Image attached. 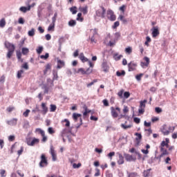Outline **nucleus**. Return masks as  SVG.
I'll return each mask as SVG.
<instances>
[{"mask_svg": "<svg viewBox=\"0 0 177 177\" xmlns=\"http://www.w3.org/2000/svg\"><path fill=\"white\" fill-rule=\"evenodd\" d=\"M151 41V38H150V37L147 36V37H146V41H145V45L146 46H149V43Z\"/></svg>", "mask_w": 177, "mask_h": 177, "instance_id": "58836bf2", "label": "nucleus"}, {"mask_svg": "<svg viewBox=\"0 0 177 177\" xmlns=\"http://www.w3.org/2000/svg\"><path fill=\"white\" fill-rule=\"evenodd\" d=\"M5 26H6V20L5 19V18H2L0 20V27H1V28H3V27H5Z\"/></svg>", "mask_w": 177, "mask_h": 177, "instance_id": "cd10ccee", "label": "nucleus"}, {"mask_svg": "<svg viewBox=\"0 0 177 177\" xmlns=\"http://www.w3.org/2000/svg\"><path fill=\"white\" fill-rule=\"evenodd\" d=\"M124 158L126 159L127 161H135V158H133V156L132 155L128 154V153H124Z\"/></svg>", "mask_w": 177, "mask_h": 177, "instance_id": "dca6fc26", "label": "nucleus"}, {"mask_svg": "<svg viewBox=\"0 0 177 177\" xmlns=\"http://www.w3.org/2000/svg\"><path fill=\"white\" fill-rule=\"evenodd\" d=\"M121 127L123 128V129H128L129 128H132V124L125 125L124 124H122Z\"/></svg>", "mask_w": 177, "mask_h": 177, "instance_id": "a18cd8bd", "label": "nucleus"}, {"mask_svg": "<svg viewBox=\"0 0 177 177\" xmlns=\"http://www.w3.org/2000/svg\"><path fill=\"white\" fill-rule=\"evenodd\" d=\"M40 57L46 60L49 57V53H46L45 55H41Z\"/></svg>", "mask_w": 177, "mask_h": 177, "instance_id": "338daca9", "label": "nucleus"}, {"mask_svg": "<svg viewBox=\"0 0 177 177\" xmlns=\"http://www.w3.org/2000/svg\"><path fill=\"white\" fill-rule=\"evenodd\" d=\"M56 19H57V12H55L54 14V16L52 18V23L51 24H56Z\"/></svg>", "mask_w": 177, "mask_h": 177, "instance_id": "a19ab883", "label": "nucleus"}, {"mask_svg": "<svg viewBox=\"0 0 177 177\" xmlns=\"http://www.w3.org/2000/svg\"><path fill=\"white\" fill-rule=\"evenodd\" d=\"M82 165V164H81V163H78L77 165V163H73V168H74L75 169L80 168Z\"/></svg>", "mask_w": 177, "mask_h": 177, "instance_id": "5fc2aeb1", "label": "nucleus"}, {"mask_svg": "<svg viewBox=\"0 0 177 177\" xmlns=\"http://www.w3.org/2000/svg\"><path fill=\"white\" fill-rule=\"evenodd\" d=\"M62 122H66L65 127H70V121L68 119H64Z\"/></svg>", "mask_w": 177, "mask_h": 177, "instance_id": "4d7b16f0", "label": "nucleus"}, {"mask_svg": "<svg viewBox=\"0 0 177 177\" xmlns=\"http://www.w3.org/2000/svg\"><path fill=\"white\" fill-rule=\"evenodd\" d=\"M21 68H24V70H28L29 66H28V63L25 62L21 65Z\"/></svg>", "mask_w": 177, "mask_h": 177, "instance_id": "49530a36", "label": "nucleus"}, {"mask_svg": "<svg viewBox=\"0 0 177 177\" xmlns=\"http://www.w3.org/2000/svg\"><path fill=\"white\" fill-rule=\"evenodd\" d=\"M48 133H50V135H53V133H55V132L56 131H55V129H53V127H48Z\"/></svg>", "mask_w": 177, "mask_h": 177, "instance_id": "37998d69", "label": "nucleus"}, {"mask_svg": "<svg viewBox=\"0 0 177 177\" xmlns=\"http://www.w3.org/2000/svg\"><path fill=\"white\" fill-rule=\"evenodd\" d=\"M122 95H124V90L122 89L118 93V95L119 96V97H120V99H122Z\"/></svg>", "mask_w": 177, "mask_h": 177, "instance_id": "0e129e2a", "label": "nucleus"}, {"mask_svg": "<svg viewBox=\"0 0 177 177\" xmlns=\"http://www.w3.org/2000/svg\"><path fill=\"white\" fill-rule=\"evenodd\" d=\"M118 19L120 20V21H122L123 24H127L128 23V20H127V19H125V17H124L123 15H120Z\"/></svg>", "mask_w": 177, "mask_h": 177, "instance_id": "a878e982", "label": "nucleus"}, {"mask_svg": "<svg viewBox=\"0 0 177 177\" xmlns=\"http://www.w3.org/2000/svg\"><path fill=\"white\" fill-rule=\"evenodd\" d=\"M30 50L27 48H22V55H28Z\"/></svg>", "mask_w": 177, "mask_h": 177, "instance_id": "e433bc0d", "label": "nucleus"}, {"mask_svg": "<svg viewBox=\"0 0 177 177\" xmlns=\"http://www.w3.org/2000/svg\"><path fill=\"white\" fill-rule=\"evenodd\" d=\"M161 154L158 157V158H162V157H164V156H169V152L168 151V150H167V149L165 148H160Z\"/></svg>", "mask_w": 177, "mask_h": 177, "instance_id": "9d476101", "label": "nucleus"}, {"mask_svg": "<svg viewBox=\"0 0 177 177\" xmlns=\"http://www.w3.org/2000/svg\"><path fill=\"white\" fill-rule=\"evenodd\" d=\"M69 27H75L77 26V21L74 19H71L68 23Z\"/></svg>", "mask_w": 177, "mask_h": 177, "instance_id": "393cba45", "label": "nucleus"}, {"mask_svg": "<svg viewBox=\"0 0 177 177\" xmlns=\"http://www.w3.org/2000/svg\"><path fill=\"white\" fill-rule=\"evenodd\" d=\"M46 165H48V159H46V156H45V154L42 153L41 156L39 167L42 168L44 167H46Z\"/></svg>", "mask_w": 177, "mask_h": 177, "instance_id": "423d86ee", "label": "nucleus"}, {"mask_svg": "<svg viewBox=\"0 0 177 177\" xmlns=\"http://www.w3.org/2000/svg\"><path fill=\"white\" fill-rule=\"evenodd\" d=\"M17 57L18 60H20V62H21L23 63V59H21V53L17 51Z\"/></svg>", "mask_w": 177, "mask_h": 177, "instance_id": "c03bdc74", "label": "nucleus"}, {"mask_svg": "<svg viewBox=\"0 0 177 177\" xmlns=\"http://www.w3.org/2000/svg\"><path fill=\"white\" fill-rule=\"evenodd\" d=\"M76 20H77V21H84V17H82V13L79 12L77 14V17L76 18Z\"/></svg>", "mask_w": 177, "mask_h": 177, "instance_id": "2f4dec72", "label": "nucleus"}, {"mask_svg": "<svg viewBox=\"0 0 177 177\" xmlns=\"http://www.w3.org/2000/svg\"><path fill=\"white\" fill-rule=\"evenodd\" d=\"M111 115L113 118H117V117H118V113H117V111H115V109H114V107H111Z\"/></svg>", "mask_w": 177, "mask_h": 177, "instance_id": "4be33fe9", "label": "nucleus"}, {"mask_svg": "<svg viewBox=\"0 0 177 177\" xmlns=\"http://www.w3.org/2000/svg\"><path fill=\"white\" fill-rule=\"evenodd\" d=\"M83 109L84 110V112H83V115L84 117H86V115L91 113V110L88 109V106L86 104L83 106Z\"/></svg>", "mask_w": 177, "mask_h": 177, "instance_id": "a211bd4d", "label": "nucleus"}, {"mask_svg": "<svg viewBox=\"0 0 177 177\" xmlns=\"http://www.w3.org/2000/svg\"><path fill=\"white\" fill-rule=\"evenodd\" d=\"M80 117H82V115H81L80 113H74L73 114V118L74 121H75L76 122H77V121H78V118H80Z\"/></svg>", "mask_w": 177, "mask_h": 177, "instance_id": "b1692460", "label": "nucleus"}, {"mask_svg": "<svg viewBox=\"0 0 177 177\" xmlns=\"http://www.w3.org/2000/svg\"><path fill=\"white\" fill-rule=\"evenodd\" d=\"M143 73H140L139 75H136V80H137V81H141Z\"/></svg>", "mask_w": 177, "mask_h": 177, "instance_id": "3c124183", "label": "nucleus"}, {"mask_svg": "<svg viewBox=\"0 0 177 177\" xmlns=\"http://www.w3.org/2000/svg\"><path fill=\"white\" fill-rule=\"evenodd\" d=\"M113 156H115V152H114V151L110 152V153L108 154V157H109L111 160H113Z\"/></svg>", "mask_w": 177, "mask_h": 177, "instance_id": "052dcab7", "label": "nucleus"}, {"mask_svg": "<svg viewBox=\"0 0 177 177\" xmlns=\"http://www.w3.org/2000/svg\"><path fill=\"white\" fill-rule=\"evenodd\" d=\"M6 170H5V169H1V170L0 175H1V177L6 176Z\"/></svg>", "mask_w": 177, "mask_h": 177, "instance_id": "bf43d9fd", "label": "nucleus"}, {"mask_svg": "<svg viewBox=\"0 0 177 177\" xmlns=\"http://www.w3.org/2000/svg\"><path fill=\"white\" fill-rule=\"evenodd\" d=\"M143 60L145 62L140 63L141 67H142L143 68H145V67H149V64H150V58H149V57H145L143 58Z\"/></svg>", "mask_w": 177, "mask_h": 177, "instance_id": "6e6552de", "label": "nucleus"}, {"mask_svg": "<svg viewBox=\"0 0 177 177\" xmlns=\"http://www.w3.org/2000/svg\"><path fill=\"white\" fill-rule=\"evenodd\" d=\"M124 52L128 55H131L132 53V47L126 48Z\"/></svg>", "mask_w": 177, "mask_h": 177, "instance_id": "4c0bfd02", "label": "nucleus"}, {"mask_svg": "<svg viewBox=\"0 0 177 177\" xmlns=\"http://www.w3.org/2000/svg\"><path fill=\"white\" fill-rule=\"evenodd\" d=\"M162 132L165 136L169 135V131L166 130L165 128L162 129Z\"/></svg>", "mask_w": 177, "mask_h": 177, "instance_id": "680f3d73", "label": "nucleus"}, {"mask_svg": "<svg viewBox=\"0 0 177 177\" xmlns=\"http://www.w3.org/2000/svg\"><path fill=\"white\" fill-rule=\"evenodd\" d=\"M36 50H37V53H38V55H41L42 53V50H44V47L39 46Z\"/></svg>", "mask_w": 177, "mask_h": 177, "instance_id": "de8ad7c7", "label": "nucleus"}, {"mask_svg": "<svg viewBox=\"0 0 177 177\" xmlns=\"http://www.w3.org/2000/svg\"><path fill=\"white\" fill-rule=\"evenodd\" d=\"M7 124L8 125H12V126L17 125V119L13 118L12 120L8 121Z\"/></svg>", "mask_w": 177, "mask_h": 177, "instance_id": "412c9836", "label": "nucleus"}, {"mask_svg": "<svg viewBox=\"0 0 177 177\" xmlns=\"http://www.w3.org/2000/svg\"><path fill=\"white\" fill-rule=\"evenodd\" d=\"M13 110H15V106H9L6 109V111L8 113H12V111H13Z\"/></svg>", "mask_w": 177, "mask_h": 177, "instance_id": "e2e57ef3", "label": "nucleus"}, {"mask_svg": "<svg viewBox=\"0 0 177 177\" xmlns=\"http://www.w3.org/2000/svg\"><path fill=\"white\" fill-rule=\"evenodd\" d=\"M79 59L82 62V63H85L86 62H89L88 58L86 57V56L84 55V53H81L79 55Z\"/></svg>", "mask_w": 177, "mask_h": 177, "instance_id": "2eb2a0df", "label": "nucleus"}, {"mask_svg": "<svg viewBox=\"0 0 177 177\" xmlns=\"http://www.w3.org/2000/svg\"><path fill=\"white\" fill-rule=\"evenodd\" d=\"M166 145H167V140L162 141V142L160 143V149H165Z\"/></svg>", "mask_w": 177, "mask_h": 177, "instance_id": "864d4df0", "label": "nucleus"}, {"mask_svg": "<svg viewBox=\"0 0 177 177\" xmlns=\"http://www.w3.org/2000/svg\"><path fill=\"white\" fill-rule=\"evenodd\" d=\"M107 17L111 21H115L117 17L114 15V12L111 10L107 11Z\"/></svg>", "mask_w": 177, "mask_h": 177, "instance_id": "0eeeda50", "label": "nucleus"}, {"mask_svg": "<svg viewBox=\"0 0 177 177\" xmlns=\"http://www.w3.org/2000/svg\"><path fill=\"white\" fill-rule=\"evenodd\" d=\"M155 111L158 114H160V113H162V109L161 108H160V107H156L155 108Z\"/></svg>", "mask_w": 177, "mask_h": 177, "instance_id": "13d9d810", "label": "nucleus"}, {"mask_svg": "<svg viewBox=\"0 0 177 177\" xmlns=\"http://www.w3.org/2000/svg\"><path fill=\"white\" fill-rule=\"evenodd\" d=\"M28 35L29 37H34L35 35V29L32 28L28 32Z\"/></svg>", "mask_w": 177, "mask_h": 177, "instance_id": "72a5a7b5", "label": "nucleus"}, {"mask_svg": "<svg viewBox=\"0 0 177 177\" xmlns=\"http://www.w3.org/2000/svg\"><path fill=\"white\" fill-rule=\"evenodd\" d=\"M114 45H115V40L110 41L109 42V46H113Z\"/></svg>", "mask_w": 177, "mask_h": 177, "instance_id": "774afa93", "label": "nucleus"}, {"mask_svg": "<svg viewBox=\"0 0 177 177\" xmlns=\"http://www.w3.org/2000/svg\"><path fill=\"white\" fill-rule=\"evenodd\" d=\"M57 106L55 104H50V111L51 113H55L56 111Z\"/></svg>", "mask_w": 177, "mask_h": 177, "instance_id": "c9c22d12", "label": "nucleus"}, {"mask_svg": "<svg viewBox=\"0 0 177 177\" xmlns=\"http://www.w3.org/2000/svg\"><path fill=\"white\" fill-rule=\"evenodd\" d=\"M102 68L104 73H109V71L110 70V67L107 65V62H102Z\"/></svg>", "mask_w": 177, "mask_h": 177, "instance_id": "ddd939ff", "label": "nucleus"}, {"mask_svg": "<svg viewBox=\"0 0 177 177\" xmlns=\"http://www.w3.org/2000/svg\"><path fill=\"white\" fill-rule=\"evenodd\" d=\"M6 49H8V53H7V57L8 59H10L12 56H13V53H15V50L16 49V47L15 46V44L9 42V41H6L4 44Z\"/></svg>", "mask_w": 177, "mask_h": 177, "instance_id": "f257e3e1", "label": "nucleus"}, {"mask_svg": "<svg viewBox=\"0 0 177 177\" xmlns=\"http://www.w3.org/2000/svg\"><path fill=\"white\" fill-rule=\"evenodd\" d=\"M57 63V68L58 69L63 68V67L66 66V63L64 62V61L62 59H58Z\"/></svg>", "mask_w": 177, "mask_h": 177, "instance_id": "4468645a", "label": "nucleus"}, {"mask_svg": "<svg viewBox=\"0 0 177 177\" xmlns=\"http://www.w3.org/2000/svg\"><path fill=\"white\" fill-rule=\"evenodd\" d=\"M135 136H137V138H136V140L138 141V143H140V140H142V134L139 133H136Z\"/></svg>", "mask_w": 177, "mask_h": 177, "instance_id": "c756f323", "label": "nucleus"}, {"mask_svg": "<svg viewBox=\"0 0 177 177\" xmlns=\"http://www.w3.org/2000/svg\"><path fill=\"white\" fill-rule=\"evenodd\" d=\"M97 31H98L97 28H94V29L90 30V32L93 35L91 37V41L92 44H96V39H95V37H96V35H99V34L97 33Z\"/></svg>", "mask_w": 177, "mask_h": 177, "instance_id": "39448f33", "label": "nucleus"}, {"mask_svg": "<svg viewBox=\"0 0 177 177\" xmlns=\"http://www.w3.org/2000/svg\"><path fill=\"white\" fill-rule=\"evenodd\" d=\"M47 84H48V85H49V84H50V87L53 86V80L50 78H48L47 79Z\"/></svg>", "mask_w": 177, "mask_h": 177, "instance_id": "8fccbe9b", "label": "nucleus"}, {"mask_svg": "<svg viewBox=\"0 0 177 177\" xmlns=\"http://www.w3.org/2000/svg\"><path fill=\"white\" fill-rule=\"evenodd\" d=\"M151 171V169H148L143 172V175L145 177H149L150 176V171Z\"/></svg>", "mask_w": 177, "mask_h": 177, "instance_id": "473e14b6", "label": "nucleus"}, {"mask_svg": "<svg viewBox=\"0 0 177 177\" xmlns=\"http://www.w3.org/2000/svg\"><path fill=\"white\" fill-rule=\"evenodd\" d=\"M93 69L92 68H88L86 71L84 68H80L77 70V74H82V75H89V74H92Z\"/></svg>", "mask_w": 177, "mask_h": 177, "instance_id": "f03ea898", "label": "nucleus"}, {"mask_svg": "<svg viewBox=\"0 0 177 177\" xmlns=\"http://www.w3.org/2000/svg\"><path fill=\"white\" fill-rule=\"evenodd\" d=\"M26 143L28 146H35V145H38L39 143V139L33 138L32 139L28 138L26 140Z\"/></svg>", "mask_w": 177, "mask_h": 177, "instance_id": "20e7f679", "label": "nucleus"}, {"mask_svg": "<svg viewBox=\"0 0 177 177\" xmlns=\"http://www.w3.org/2000/svg\"><path fill=\"white\" fill-rule=\"evenodd\" d=\"M125 161L124 160V156H122V154L119 153V159L118 160V164L119 165H122Z\"/></svg>", "mask_w": 177, "mask_h": 177, "instance_id": "aec40b11", "label": "nucleus"}, {"mask_svg": "<svg viewBox=\"0 0 177 177\" xmlns=\"http://www.w3.org/2000/svg\"><path fill=\"white\" fill-rule=\"evenodd\" d=\"M70 12H71L72 15H77V7L73 6L69 8Z\"/></svg>", "mask_w": 177, "mask_h": 177, "instance_id": "7c9ffc66", "label": "nucleus"}, {"mask_svg": "<svg viewBox=\"0 0 177 177\" xmlns=\"http://www.w3.org/2000/svg\"><path fill=\"white\" fill-rule=\"evenodd\" d=\"M120 26V21H117L114 23L113 26H112V28H113V30H115V28H117V27Z\"/></svg>", "mask_w": 177, "mask_h": 177, "instance_id": "6e6d98bb", "label": "nucleus"}, {"mask_svg": "<svg viewBox=\"0 0 177 177\" xmlns=\"http://www.w3.org/2000/svg\"><path fill=\"white\" fill-rule=\"evenodd\" d=\"M19 10L21 12H23V13H26V12H28V10H30V7H24V6H22L19 8Z\"/></svg>", "mask_w": 177, "mask_h": 177, "instance_id": "c85d7f7f", "label": "nucleus"}, {"mask_svg": "<svg viewBox=\"0 0 177 177\" xmlns=\"http://www.w3.org/2000/svg\"><path fill=\"white\" fill-rule=\"evenodd\" d=\"M80 12H82L83 15H86L88 13V6H86L84 7H79Z\"/></svg>", "mask_w": 177, "mask_h": 177, "instance_id": "f3484780", "label": "nucleus"}, {"mask_svg": "<svg viewBox=\"0 0 177 177\" xmlns=\"http://www.w3.org/2000/svg\"><path fill=\"white\" fill-rule=\"evenodd\" d=\"M102 12L101 14H99V12L97 13V16L99 17H102V19H104L105 15H106V8L104 7H102Z\"/></svg>", "mask_w": 177, "mask_h": 177, "instance_id": "5701e85b", "label": "nucleus"}, {"mask_svg": "<svg viewBox=\"0 0 177 177\" xmlns=\"http://www.w3.org/2000/svg\"><path fill=\"white\" fill-rule=\"evenodd\" d=\"M50 153L52 156L53 161H56L57 160V156L56 155V151H55V147L53 145L50 146Z\"/></svg>", "mask_w": 177, "mask_h": 177, "instance_id": "1a4fd4ad", "label": "nucleus"}, {"mask_svg": "<svg viewBox=\"0 0 177 177\" xmlns=\"http://www.w3.org/2000/svg\"><path fill=\"white\" fill-rule=\"evenodd\" d=\"M146 103H147V100H141L140 102V106L138 109L139 114L145 113V109H146Z\"/></svg>", "mask_w": 177, "mask_h": 177, "instance_id": "7ed1b4c3", "label": "nucleus"}, {"mask_svg": "<svg viewBox=\"0 0 177 177\" xmlns=\"http://www.w3.org/2000/svg\"><path fill=\"white\" fill-rule=\"evenodd\" d=\"M35 132H38L41 136H42L45 133V131L39 128L36 129Z\"/></svg>", "mask_w": 177, "mask_h": 177, "instance_id": "79ce46f5", "label": "nucleus"}, {"mask_svg": "<svg viewBox=\"0 0 177 177\" xmlns=\"http://www.w3.org/2000/svg\"><path fill=\"white\" fill-rule=\"evenodd\" d=\"M41 113L43 114V115H45L48 111V106H46V104L45 102L41 103Z\"/></svg>", "mask_w": 177, "mask_h": 177, "instance_id": "f8f14e48", "label": "nucleus"}, {"mask_svg": "<svg viewBox=\"0 0 177 177\" xmlns=\"http://www.w3.org/2000/svg\"><path fill=\"white\" fill-rule=\"evenodd\" d=\"M53 80H57V78H59V76L57 75V71H53Z\"/></svg>", "mask_w": 177, "mask_h": 177, "instance_id": "603ef678", "label": "nucleus"}, {"mask_svg": "<svg viewBox=\"0 0 177 177\" xmlns=\"http://www.w3.org/2000/svg\"><path fill=\"white\" fill-rule=\"evenodd\" d=\"M117 77H121L125 75V71H122L121 72L120 71H118L116 72Z\"/></svg>", "mask_w": 177, "mask_h": 177, "instance_id": "f704fd0d", "label": "nucleus"}, {"mask_svg": "<svg viewBox=\"0 0 177 177\" xmlns=\"http://www.w3.org/2000/svg\"><path fill=\"white\" fill-rule=\"evenodd\" d=\"M23 74H24V71L23 69H21L20 71H18L17 74V78L20 80V78H21L23 77L22 76Z\"/></svg>", "mask_w": 177, "mask_h": 177, "instance_id": "bb28decb", "label": "nucleus"}, {"mask_svg": "<svg viewBox=\"0 0 177 177\" xmlns=\"http://www.w3.org/2000/svg\"><path fill=\"white\" fill-rule=\"evenodd\" d=\"M158 35H160V31H158V28H153L152 32V37H153V38H156V37H158Z\"/></svg>", "mask_w": 177, "mask_h": 177, "instance_id": "6ab92c4d", "label": "nucleus"}, {"mask_svg": "<svg viewBox=\"0 0 177 177\" xmlns=\"http://www.w3.org/2000/svg\"><path fill=\"white\" fill-rule=\"evenodd\" d=\"M24 151V147H21L20 149L17 151L18 156H21Z\"/></svg>", "mask_w": 177, "mask_h": 177, "instance_id": "09e8293b", "label": "nucleus"}, {"mask_svg": "<svg viewBox=\"0 0 177 177\" xmlns=\"http://www.w3.org/2000/svg\"><path fill=\"white\" fill-rule=\"evenodd\" d=\"M28 114H30V109H27L25 112H24V117H28Z\"/></svg>", "mask_w": 177, "mask_h": 177, "instance_id": "69168bd1", "label": "nucleus"}, {"mask_svg": "<svg viewBox=\"0 0 177 177\" xmlns=\"http://www.w3.org/2000/svg\"><path fill=\"white\" fill-rule=\"evenodd\" d=\"M138 64L134 62H130L128 64L129 71H136Z\"/></svg>", "mask_w": 177, "mask_h": 177, "instance_id": "9b49d317", "label": "nucleus"}, {"mask_svg": "<svg viewBox=\"0 0 177 177\" xmlns=\"http://www.w3.org/2000/svg\"><path fill=\"white\" fill-rule=\"evenodd\" d=\"M55 24H50L48 28V31H54L55 30Z\"/></svg>", "mask_w": 177, "mask_h": 177, "instance_id": "ea45409f", "label": "nucleus"}]
</instances>
